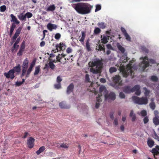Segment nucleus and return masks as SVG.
I'll return each mask as SVG.
<instances>
[{
  "label": "nucleus",
  "mask_w": 159,
  "mask_h": 159,
  "mask_svg": "<svg viewBox=\"0 0 159 159\" xmlns=\"http://www.w3.org/2000/svg\"><path fill=\"white\" fill-rule=\"evenodd\" d=\"M61 37V35L60 33H57L55 35V38L56 39H59Z\"/></svg>",
  "instance_id": "603ef678"
},
{
  "label": "nucleus",
  "mask_w": 159,
  "mask_h": 159,
  "mask_svg": "<svg viewBox=\"0 0 159 159\" xmlns=\"http://www.w3.org/2000/svg\"><path fill=\"white\" fill-rule=\"evenodd\" d=\"M159 117H154L153 119V121L156 125H159Z\"/></svg>",
  "instance_id": "bb28decb"
},
{
  "label": "nucleus",
  "mask_w": 159,
  "mask_h": 159,
  "mask_svg": "<svg viewBox=\"0 0 159 159\" xmlns=\"http://www.w3.org/2000/svg\"><path fill=\"white\" fill-rule=\"evenodd\" d=\"M62 81V79L60 76H58L57 77V83H61V82Z\"/></svg>",
  "instance_id": "052dcab7"
},
{
  "label": "nucleus",
  "mask_w": 159,
  "mask_h": 159,
  "mask_svg": "<svg viewBox=\"0 0 159 159\" xmlns=\"http://www.w3.org/2000/svg\"><path fill=\"white\" fill-rule=\"evenodd\" d=\"M19 47V45H18L17 44L14 43L13 46L12 48V50L13 51L14 50L16 49V50H17L18 48Z\"/></svg>",
  "instance_id": "a18cd8bd"
},
{
  "label": "nucleus",
  "mask_w": 159,
  "mask_h": 159,
  "mask_svg": "<svg viewBox=\"0 0 159 159\" xmlns=\"http://www.w3.org/2000/svg\"><path fill=\"white\" fill-rule=\"evenodd\" d=\"M97 25L100 28L102 29H104L106 28V25L104 22H99L98 23Z\"/></svg>",
  "instance_id": "c85d7f7f"
},
{
  "label": "nucleus",
  "mask_w": 159,
  "mask_h": 159,
  "mask_svg": "<svg viewBox=\"0 0 159 159\" xmlns=\"http://www.w3.org/2000/svg\"><path fill=\"white\" fill-rule=\"evenodd\" d=\"M152 152L155 155H159V146L157 145L155 147V148H152Z\"/></svg>",
  "instance_id": "4468645a"
},
{
  "label": "nucleus",
  "mask_w": 159,
  "mask_h": 159,
  "mask_svg": "<svg viewBox=\"0 0 159 159\" xmlns=\"http://www.w3.org/2000/svg\"><path fill=\"white\" fill-rule=\"evenodd\" d=\"M121 31L122 32V33H123V34L124 35L125 34H126L127 33L125 29L123 27L121 28Z\"/></svg>",
  "instance_id": "0e129e2a"
},
{
  "label": "nucleus",
  "mask_w": 159,
  "mask_h": 159,
  "mask_svg": "<svg viewBox=\"0 0 159 159\" xmlns=\"http://www.w3.org/2000/svg\"><path fill=\"white\" fill-rule=\"evenodd\" d=\"M143 121L145 124L147 123L149 121V119L148 116H146L144 117Z\"/></svg>",
  "instance_id": "6e6d98bb"
},
{
  "label": "nucleus",
  "mask_w": 159,
  "mask_h": 159,
  "mask_svg": "<svg viewBox=\"0 0 159 159\" xmlns=\"http://www.w3.org/2000/svg\"><path fill=\"white\" fill-rule=\"evenodd\" d=\"M121 60L122 61V63H125L128 60L127 56L125 55L124 56H122L121 59Z\"/></svg>",
  "instance_id": "4c0bfd02"
},
{
  "label": "nucleus",
  "mask_w": 159,
  "mask_h": 159,
  "mask_svg": "<svg viewBox=\"0 0 159 159\" xmlns=\"http://www.w3.org/2000/svg\"><path fill=\"white\" fill-rule=\"evenodd\" d=\"M50 61L48 64L49 66V68H50L51 69L53 70L55 67V65L52 63V62L51 60H52V59H49Z\"/></svg>",
  "instance_id": "c756f323"
},
{
  "label": "nucleus",
  "mask_w": 159,
  "mask_h": 159,
  "mask_svg": "<svg viewBox=\"0 0 159 159\" xmlns=\"http://www.w3.org/2000/svg\"><path fill=\"white\" fill-rule=\"evenodd\" d=\"M72 7L79 14L84 15L91 12L92 7L87 3L80 2L74 4Z\"/></svg>",
  "instance_id": "f257e3e1"
},
{
  "label": "nucleus",
  "mask_w": 159,
  "mask_h": 159,
  "mask_svg": "<svg viewBox=\"0 0 159 159\" xmlns=\"http://www.w3.org/2000/svg\"><path fill=\"white\" fill-rule=\"evenodd\" d=\"M56 7L54 4L50 5L46 9L47 11H53L55 10Z\"/></svg>",
  "instance_id": "5701e85b"
},
{
  "label": "nucleus",
  "mask_w": 159,
  "mask_h": 159,
  "mask_svg": "<svg viewBox=\"0 0 159 159\" xmlns=\"http://www.w3.org/2000/svg\"><path fill=\"white\" fill-rule=\"evenodd\" d=\"M29 61L27 58H26L23 63L22 68L26 69L27 68L28 66Z\"/></svg>",
  "instance_id": "a211bd4d"
},
{
  "label": "nucleus",
  "mask_w": 159,
  "mask_h": 159,
  "mask_svg": "<svg viewBox=\"0 0 159 159\" xmlns=\"http://www.w3.org/2000/svg\"><path fill=\"white\" fill-rule=\"evenodd\" d=\"M101 95L100 94L98 95V96L97 97L96 100L97 102H101L102 100L100 98V97L101 96V93H100Z\"/></svg>",
  "instance_id": "4d7b16f0"
},
{
  "label": "nucleus",
  "mask_w": 159,
  "mask_h": 159,
  "mask_svg": "<svg viewBox=\"0 0 159 159\" xmlns=\"http://www.w3.org/2000/svg\"><path fill=\"white\" fill-rule=\"evenodd\" d=\"M10 16L11 18V22H14L16 24H18L20 23V21L17 20V19L16 17L13 14H11Z\"/></svg>",
  "instance_id": "6ab92c4d"
},
{
  "label": "nucleus",
  "mask_w": 159,
  "mask_h": 159,
  "mask_svg": "<svg viewBox=\"0 0 159 159\" xmlns=\"http://www.w3.org/2000/svg\"><path fill=\"white\" fill-rule=\"evenodd\" d=\"M101 30L98 27H96L94 30V33L96 34H99L101 32Z\"/></svg>",
  "instance_id": "58836bf2"
},
{
  "label": "nucleus",
  "mask_w": 159,
  "mask_h": 159,
  "mask_svg": "<svg viewBox=\"0 0 159 159\" xmlns=\"http://www.w3.org/2000/svg\"><path fill=\"white\" fill-rule=\"evenodd\" d=\"M54 86L55 89H59L61 88V83H58L57 84H55Z\"/></svg>",
  "instance_id": "ea45409f"
},
{
  "label": "nucleus",
  "mask_w": 159,
  "mask_h": 159,
  "mask_svg": "<svg viewBox=\"0 0 159 159\" xmlns=\"http://www.w3.org/2000/svg\"><path fill=\"white\" fill-rule=\"evenodd\" d=\"M153 98H152L151 99V102L149 104V106L151 109L154 110L156 107V105L155 102H153Z\"/></svg>",
  "instance_id": "412c9836"
},
{
  "label": "nucleus",
  "mask_w": 159,
  "mask_h": 159,
  "mask_svg": "<svg viewBox=\"0 0 159 159\" xmlns=\"http://www.w3.org/2000/svg\"><path fill=\"white\" fill-rule=\"evenodd\" d=\"M18 17L20 20H25L26 18L25 15H23V14H21L18 16Z\"/></svg>",
  "instance_id": "473e14b6"
},
{
  "label": "nucleus",
  "mask_w": 159,
  "mask_h": 159,
  "mask_svg": "<svg viewBox=\"0 0 159 159\" xmlns=\"http://www.w3.org/2000/svg\"><path fill=\"white\" fill-rule=\"evenodd\" d=\"M11 70H13L14 73H15L16 72H19L21 70L20 66V64H18L17 66L14 67Z\"/></svg>",
  "instance_id": "4be33fe9"
},
{
  "label": "nucleus",
  "mask_w": 159,
  "mask_h": 159,
  "mask_svg": "<svg viewBox=\"0 0 159 159\" xmlns=\"http://www.w3.org/2000/svg\"><path fill=\"white\" fill-rule=\"evenodd\" d=\"M47 27V29L50 31H52L53 29L55 30L57 28V26L56 25L50 23L48 24Z\"/></svg>",
  "instance_id": "f8f14e48"
},
{
  "label": "nucleus",
  "mask_w": 159,
  "mask_h": 159,
  "mask_svg": "<svg viewBox=\"0 0 159 159\" xmlns=\"http://www.w3.org/2000/svg\"><path fill=\"white\" fill-rule=\"evenodd\" d=\"M103 59L101 58L100 59L99 58H96L92 61L91 62L90 67H92L90 69V71L94 74H97L101 73V70L102 68L103 63Z\"/></svg>",
  "instance_id": "f03ea898"
},
{
  "label": "nucleus",
  "mask_w": 159,
  "mask_h": 159,
  "mask_svg": "<svg viewBox=\"0 0 159 159\" xmlns=\"http://www.w3.org/2000/svg\"><path fill=\"white\" fill-rule=\"evenodd\" d=\"M132 99L135 103L139 105H146L148 103V100L147 97L139 98L134 96L132 97Z\"/></svg>",
  "instance_id": "39448f33"
},
{
  "label": "nucleus",
  "mask_w": 159,
  "mask_h": 159,
  "mask_svg": "<svg viewBox=\"0 0 159 159\" xmlns=\"http://www.w3.org/2000/svg\"><path fill=\"white\" fill-rule=\"evenodd\" d=\"M113 81L116 84H117L119 86L122 85V81L121 80V77L119 75H116L113 78Z\"/></svg>",
  "instance_id": "6e6552de"
},
{
  "label": "nucleus",
  "mask_w": 159,
  "mask_h": 159,
  "mask_svg": "<svg viewBox=\"0 0 159 159\" xmlns=\"http://www.w3.org/2000/svg\"><path fill=\"white\" fill-rule=\"evenodd\" d=\"M56 49H57V51L58 50V48H59L60 50L63 51L66 49V46L65 43L61 42L59 44H57L56 46Z\"/></svg>",
  "instance_id": "ddd939ff"
},
{
  "label": "nucleus",
  "mask_w": 159,
  "mask_h": 159,
  "mask_svg": "<svg viewBox=\"0 0 159 159\" xmlns=\"http://www.w3.org/2000/svg\"><path fill=\"white\" fill-rule=\"evenodd\" d=\"M119 96L121 98H124L125 97V94L122 92H121L120 93Z\"/></svg>",
  "instance_id": "13d9d810"
},
{
  "label": "nucleus",
  "mask_w": 159,
  "mask_h": 159,
  "mask_svg": "<svg viewBox=\"0 0 159 159\" xmlns=\"http://www.w3.org/2000/svg\"><path fill=\"white\" fill-rule=\"evenodd\" d=\"M140 59L143 60L142 63L139 65L140 67H142L143 70L144 71L145 68L149 66L148 59L147 57H142Z\"/></svg>",
  "instance_id": "423d86ee"
},
{
  "label": "nucleus",
  "mask_w": 159,
  "mask_h": 159,
  "mask_svg": "<svg viewBox=\"0 0 159 159\" xmlns=\"http://www.w3.org/2000/svg\"><path fill=\"white\" fill-rule=\"evenodd\" d=\"M154 114L155 117H159V113L157 110H155L154 111Z\"/></svg>",
  "instance_id": "680f3d73"
},
{
  "label": "nucleus",
  "mask_w": 159,
  "mask_h": 159,
  "mask_svg": "<svg viewBox=\"0 0 159 159\" xmlns=\"http://www.w3.org/2000/svg\"><path fill=\"white\" fill-rule=\"evenodd\" d=\"M6 8V7L5 5L2 6L0 7V11L2 12H3L5 11Z\"/></svg>",
  "instance_id": "c03bdc74"
},
{
  "label": "nucleus",
  "mask_w": 159,
  "mask_h": 159,
  "mask_svg": "<svg viewBox=\"0 0 159 159\" xmlns=\"http://www.w3.org/2000/svg\"><path fill=\"white\" fill-rule=\"evenodd\" d=\"M25 47V41H23V42H22V43H21V46H20V49L24 50Z\"/></svg>",
  "instance_id": "37998d69"
},
{
  "label": "nucleus",
  "mask_w": 159,
  "mask_h": 159,
  "mask_svg": "<svg viewBox=\"0 0 159 159\" xmlns=\"http://www.w3.org/2000/svg\"><path fill=\"white\" fill-rule=\"evenodd\" d=\"M85 81L86 82H90L89 75L88 74H86L85 76Z\"/></svg>",
  "instance_id": "de8ad7c7"
},
{
  "label": "nucleus",
  "mask_w": 159,
  "mask_h": 159,
  "mask_svg": "<svg viewBox=\"0 0 159 159\" xmlns=\"http://www.w3.org/2000/svg\"><path fill=\"white\" fill-rule=\"evenodd\" d=\"M60 147L67 149L68 148V146L66 143H62L61 144L60 146L59 147V148Z\"/></svg>",
  "instance_id": "79ce46f5"
},
{
  "label": "nucleus",
  "mask_w": 159,
  "mask_h": 159,
  "mask_svg": "<svg viewBox=\"0 0 159 159\" xmlns=\"http://www.w3.org/2000/svg\"><path fill=\"white\" fill-rule=\"evenodd\" d=\"M82 37L81 39H80V41L81 43H83L84 42L85 38V33L84 31H82L81 32Z\"/></svg>",
  "instance_id": "cd10ccee"
},
{
  "label": "nucleus",
  "mask_w": 159,
  "mask_h": 159,
  "mask_svg": "<svg viewBox=\"0 0 159 159\" xmlns=\"http://www.w3.org/2000/svg\"><path fill=\"white\" fill-rule=\"evenodd\" d=\"M117 47L118 49L122 53H124L125 51V49L124 48L119 44L117 45Z\"/></svg>",
  "instance_id": "a878e982"
},
{
  "label": "nucleus",
  "mask_w": 159,
  "mask_h": 159,
  "mask_svg": "<svg viewBox=\"0 0 159 159\" xmlns=\"http://www.w3.org/2000/svg\"><path fill=\"white\" fill-rule=\"evenodd\" d=\"M59 105L61 109H69L70 107V105L67 104L65 101H63L59 103Z\"/></svg>",
  "instance_id": "9d476101"
},
{
  "label": "nucleus",
  "mask_w": 159,
  "mask_h": 159,
  "mask_svg": "<svg viewBox=\"0 0 159 159\" xmlns=\"http://www.w3.org/2000/svg\"><path fill=\"white\" fill-rule=\"evenodd\" d=\"M22 84L21 82L17 81L15 84V85L16 86H19Z\"/></svg>",
  "instance_id": "338daca9"
},
{
  "label": "nucleus",
  "mask_w": 159,
  "mask_h": 159,
  "mask_svg": "<svg viewBox=\"0 0 159 159\" xmlns=\"http://www.w3.org/2000/svg\"><path fill=\"white\" fill-rule=\"evenodd\" d=\"M99 91L101 95H103L105 97V99H110L112 100H114L116 99V94L114 92H111L108 93V91L107 90L105 87L104 86H101L99 89Z\"/></svg>",
  "instance_id": "20e7f679"
},
{
  "label": "nucleus",
  "mask_w": 159,
  "mask_h": 159,
  "mask_svg": "<svg viewBox=\"0 0 159 159\" xmlns=\"http://www.w3.org/2000/svg\"><path fill=\"white\" fill-rule=\"evenodd\" d=\"M45 149V147L44 146H43L39 148V149L36 151V153L38 155H39L41 153L43 152Z\"/></svg>",
  "instance_id": "b1692460"
},
{
  "label": "nucleus",
  "mask_w": 159,
  "mask_h": 159,
  "mask_svg": "<svg viewBox=\"0 0 159 159\" xmlns=\"http://www.w3.org/2000/svg\"><path fill=\"white\" fill-rule=\"evenodd\" d=\"M22 29V27H19L16 30L15 33L13 37L16 39L19 35Z\"/></svg>",
  "instance_id": "2eb2a0df"
},
{
  "label": "nucleus",
  "mask_w": 159,
  "mask_h": 159,
  "mask_svg": "<svg viewBox=\"0 0 159 159\" xmlns=\"http://www.w3.org/2000/svg\"><path fill=\"white\" fill-rule=\"evenodd\" d=\"M35 139L33 138L30 137L27 140V144L30 148H32L34 145Z\"/></svg>",
  "instance_id": "1a4fd4ad"
},
{
  "label": "nucleus",
  "mask_w": 159,
  "mask_h": 159,
  "mask_svg": "<svg viewBox=\"0 0 159 159\" xmlns=\"http://www.w3.org/2000/svg\"><path fill=\"white\" fill-rule=\"evenodd\" d=\"M109 36H104L101 39L102 42L104 44H106L108 42V39Z\"/></svg>",
  "instance_id": "393cba45"
},
{
  "label": "nucleus",
  "mask_w": 159,
  "mask_h": 159,
  "mask_svg": "<svg viewBox=\"0 0 159 159\" xmlns=\"http://www.w3.org/2000/svg\"><path fill=\"white\" fill-rule=\"evenodd\" d=\"M66 56V55L62 53L61 54H59L58 56L56 57L57 62H61V61L62 58Z\"/></svg>",
  "instance_id": "f3484780"
},
{
  "label": "nucleus",
  "mask_w": 159,
  "mask_h": 159,
  "mask_svg": "<svg viewBox=\"0 0 159 159\" xmlns=\"http://www.w3.org/2000/svg\"><path fill=\"white\" fill-rule=\"evenodd\" d=\"M143 89L144 91V94L145 96H146V97H147L148 96L150 93V91L149 90H148L146 87L143 88Z\"/></svg>",
  "instance_id": "2f4dec72"
},
{
  "label": "nucleus",
  "mask_w": 159,
  "mask_h": 159,
  "mask_svg": "<svg viewBox=\"0 0 159 159\" xmlns=\"http://www.w3.org/2000/svg\"><path fill=\"white\" fill-rule=\"evenodd\" d=\"M141 49L143 53H148L149 51L148 49L145 47H142Z\"/></svg>",
  "instance_id": "e433bc0d"
},
{
  "label": "nucleus",
  "mask_w": 159,
  "mask_h": 159,
  "mask_svg": "<svg viewBox=\"0 0 159 159\" xmlns=\"http://www.w3.org/2000/svg\"><path fill=\"white\" fill-rule=\"evenodd\" d=\"M151 79L154 82H157L158 80V78L155 76H152L151 77Z\"/></svg>",
  "instance_id": "09e8293b"
},
{
  "label": "nucleus",
  "mask_w": 159,
  "mask_h": 159,
  "mask_svg": "<svg viewBox=\"0 0 159 159\" xmlns=\"http://www.w3.org/2000/svg\"><path fill=\"white\" fill-rule=\"evenodd\" d=\"M101 7L100 5H97L96 6V8L95 10V12H97L101 10Z\"/></svg>",
  "instance_id": "5fc2aeb1"
},
{
  "label": "nucleus",
  "mask_w": 159,
  "mask_h": 159,
  "mask_svg": "<svg viewBox=\"0 0 159 159\" xmlns=\"http://www.w3.org/2000/svg\"><path fill=\"white\" fill-rule=\"evenodd\" d=\"M74 85L73 83H71L67 87L66 93L68 94H70L73 91Z\"/></svg>",
  "instance_id": "9b49d317"
},
{
  "label": "nucleus",
  "mask_w": 159,
  "mask_h": 159,
  "mask_svg": "<svg viewBox=\"0 0 159 159\" xmlns=\"http://www.w3.org/2000/svg\"><path fill=\"white\" fill-rule=\"evenodd\" d=\"M123 91L126 93H130L132 92V89H130V87L129 86L125 87L123 89Z\"/></svg>",
  "instance_id": "dca6fc26"
},
{
  "label": "nucleus",
  "mask_w": 159,
  "mask_h": 159,
  "mask_svg": "<svg viewBox=\"0 0 159 159\" xmlns=\"http://www.w3.org/2000/svg\"><path fill=\"white\" fill-rule=\"evenodd\" d=\"M24 50L20 49L19 51L17 53V55L18 56H21L22 55L23 52Z\"/></svg>",
  "instance_id": "864d4df0"
},
{
  "label": "nucleus",
  "mask_w": 159,
  "mask_h": 159,
  "mask_svg": "<svg viewBox=\"0 0 159 159\" xmlns=\"http://www.w3.org/2000/svg\"><path fill=\"white\" fill-rule=\"evenodd\" d=\"M124 35L125 36L126 39L128 41H131V38L130 37V36H129V35L127 33L126 34H125Z\"/></svg>",
  "instance_id": "a19ab883"
},
{
  "label": "nucleus",
  "mask_w": 159,
  "mask_h": 159,
  "mask_svg": "<svg viewBox=\"0 0 159 159\" xmlns=\"http://www.w3.org/2000/svg\"><path fill=\"white\" fill-rule=\"evenodd\" d=\"M59 143L56 142H53L52 143V146H54L55 147H58V146H59Z\"/></svg>",
  "instance_id": "bf43d9fd"
},
{
  "label": "nucleus",
  "mask_w": 159,
  "mask_h": 159,
  "mask_svg": "<svg viewBox=\"0 0 159 159\" xmlns=\"http://www.w3.org/2000/svg\"><path fill=\"white\" fill-rule=\"evenodd\" d=\"M72 50L70 48H68L66 49V52L67 53H69L72 52Z\"/></svg>",
  "instance_id": "774afa93"
},
{
  "label": "nucleus",
  "mask_w": 159,
  "mask_h": 159,
  "mask_svg": "<svg viewBox=\"0 0 159 159\" xmlns=\"http://www.w3.org/2000/svg\"><path fill=\"white\" fill-rule=\"evenodd\" d=\"M33 69V68L30 66L29 69L27 70V73L26 75V78H28L29 77V75L32 71Z\"/></svg>",
  "instance_id": "72a5a7b5"
},
{
  "label": "nucleus",
  "mask_w": 159,
  "mask_h": 159,
  "mask_svg": "<svg viewBox=\"0 0 159 159\" xmlns=\"http://www.w3.org/2000/svg\"><path fill=\"white\" fill-rule=\"evenodd\" d=\"M141 115V116H146L147 115V111L145 110H143L142 111L140 112Z\"/></svg>",
  "instance_id": "49530a36"
},
{
  "label": "nucleus",
  "mask_w": 159,
  "mask_h": 159,
  "mask_svg": "<svg viewBox=\"0 0 159 159\" xmlns=\"http://www.w3.org/2000/svg\"><path fill=\"white\" fill-rule=\"evenodd\" d=\"M40 67L39 66H36L35 68V70L34 73V75H35L38 74L40 71Z\"/></svg>",
  "instance_id": "c9c22d12"
},
{
  "label": "nucleus",
  "mask_w": 159,
  "mask_h": 159,
  "mask_svg": "<svg viewBox=\"0 0 159 159\" xmlns=\"http://www.w3.org/2000/svg\"><path fill=\"white\" fill-rule=\"evenodd\" d=\"M120 69V71L122 72L123 77L126 78L130 75L132 78L134 77V71L131 64H128L125 67L123 64L121 63Z\"/></svg>",
  "instance_id": "7ed1b4c3"
},
{
  "label": "nucleus",
  "mask_w": 159,
  "mask_h": 159,
  "mask_svg": "<svg viewBox=\"0 0 159 159\" xmlns=\"http://www.w3.org/2000/svg\"><path fill=\"white\" fill-rule=\"evenodd\" d=\"M103 46L104 45L103 44H99V46L98 47V50L99 51H102V50Z\"/></svg>",
  "instance_id": "e2e57ef3"
},
{
  "label": "nucleus",
  "mask_w": 159,
  "mask_h": 159,
  "mask_svg": "<svg viewBox=\"0 0 159 159\" xmlns=\"http://www.w3.org/2000/svg\"><path fill=\"white\" fill-rule=\"evenodd\" d=\"M35 62L36 60H34L31 64L30 66L33 68V67H34L35 64Z\"/></svg>",
  "instance_id": "69168bd1"
},
{
  "label": "nucleus",
  "mask_w": 159,
  "mask_h": 159,
  "mask_svg": "<svg viewBox=\"0 0 159 159\" xmlns=\"http://www.w3.org/2000/svg\"><path fill=\"white\" fill-rule=\"evenodd\" d=\"M117 71V69L114 67H111L109 70V71L110 73L112 74L114 72H116Z\"/></svg>",
  "instance_id": "f704fd0d"
},
{
  "label": "nucleus",
  "mask_w": 159,
  "mask_h": 159,
  "mask_svg": "<svg viewBox=\"0 0 159 159\" xmlns=\"http://www.w3.org/2000/svg\"><path fill=\"white\" fill-rule=\"evenodd\" d=\"M139 89H140V87L139 85H136L132 88V92H135Z\"/></svg>",
  "instance_id": "7c9ffc66"
},
{
  "label": "nucleus",
  "mask_w": 159,
  "mask_h": 159,
  "mask_svg": "<svg viewBox=\"0 0 159 159\" xmlns=\"http://www.w3.org/2000/svg\"><path fill=\"white\" fill-rule=\"evenodd\" d=\"M4 75L7 78H10L11 80L13 79L15 77V73L12 70H10L7 72H5Z\"/></svg>",
  "instance_id": "0eeeda50"
},
{
  "label": "nucleus",
  "mask_w": 159,
  "mask_h": 159,
  "mask_svg": "<svg viewBox=\"0 0 159 159\" xmlns=\"http://www.w3.org/2000/svg\"><path fill=\"white\" fill-rule=\"evenodd\" d=\"M25 15L26 17H27L28 18H30L31 17L33 16L32 13L30 12H27Z\"/></svg>",
  "instance_id": "3c124183"
},
{
  "label": "nucleus",
  "mask_w": 159,
  "mask_h": 159,
  "mask_svg": "<svg viewBox=\"0 0 159 159\" xmlns=\"http://www.w3.org/2000/svg\"><path fill=\"white\" fill-rule=\"evenodd\" d=\"M147 144L150 148H152L154 144V141L151 139L149 138L147 141Z\"/></svg>",
  "instance_id": "aec40b11"
},
{
  "label": "nucleus",
  "mask_w": 159,
  "mask_h": 159,
  "mask_svg": "<svg viewBox=\"0 0 159 159\" xmlns=\"http://www.w3.org/2000/svg\"><path fill=\"white\" fill-rule=\"evenodd\" d=\"M86 48L87 50L89 51L91 50L90 46L89 45V41L87 40L86 42Z\"/></svg>",
  "instance_id": "8fccbe9b"
}]
</instances>
